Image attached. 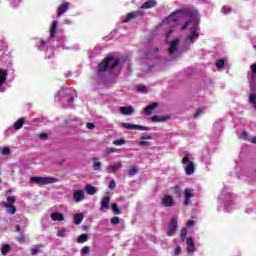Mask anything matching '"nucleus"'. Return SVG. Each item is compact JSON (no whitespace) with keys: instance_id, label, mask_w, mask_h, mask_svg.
I'll list each match as a JSON object with an SVG mask.
<instances>
[{"instance_id":"nucleus-1","label":"nucleus","mask_w":256,"mask_h":256,"mask_svg":"<svg viewBox=\"0 0 256 256\" xmlns=\"http://www.w3.org/2000/svg\"><path fill=\"white\" fill-rule=\"evenodd\" d=\"M186 19H190V21H186L182 25V31H185V29L192 24L190 33L187 34L183 42V47L187 51L191 49V45L199 39V22L201 21L199 11H197L193 6H187L170 14L165 21H167V23H181V21H185Z\"/></svg>"},{"instance_id":"nucleus-2","label":"nucleus","mask_w":256,"mask_h":256,"mask_svg":"<svg viewBox=\"0 0 256 256\" xmlns=\"http://www.w3.org/2000/svg\"><path fill=\"white\" fill-rule=\"evenodd\" d=\"M122 65L121 60L113 54L108 55L97 66L96 74L92 78V91H101L107 87V75H119Z\"/></svg>"},{"instance_id":"nucleus-3","label":"nucleus","mask_w":256,"mask_h":256,"mask_svg":"<svg viewBox=\"0 0 256 256\" xmlns=\"http://www.w3.org/2000/svg\"><path fill=\"white\" fill-rule=\"evenodd\" d=\"M59 25V21L54 20L50 27V39L49 43L53 47V49H69L65 43H67V39L63 33L59 32L57 28Z\"/></svg>"},{"instance_id":"nucleus-4","label":"nucleus","mask_w":256,"mask_h":256,"mask_svg":"<svg viewBox=\"0 0 256 256\" xmlns=\"http://www.w3.org/2000/svg\"><path fill=\"white\" fill-rule=\"evenodd\" d=\"M77 97V91L73 88H61L55 95V102L62 107H71Z\"/></svg>"},{"instance_id":"nucleus-5","label":"nucleus","mask_w":256,"mask_h":256,"mask_svg":"<svg viewBox=\"0 0 256 256\" xmlns=\"http://www.w3.org/2000/svg\"><path fill=\"white\" fill-rule=\"evenodd\" d=\"M235 195L229 192V188L224 186L221 195L218 198V211L225 213L231 212L233 205H235Z\"/></svg>"},{"instance_id":"nucleus-6","label":"nucleus","mask_w":256,"mask_h":256,"mask_svg":"<svg viewBox=\"0 0 256 256\" xmlns=\"http://www.w3.org/2000/svg\"><path fill=\"white\" fill-rule=\"evenodd\" d=\"M172 34H173V30H169L166 34V41L170 45L168 49V53L172 57H176V55H179V39H174L169 42V37H171Z\"/></svg>"},{"instance_id":"nucleus-7","label":"nucleus","mask_w":256,"mask_h":256,"mask_svg":"<svg viewBox=\"0 0 256 256\" xmlns=\"http://www.w3.org/2000/svg\"><path fill=\"white\" fill-rule=\"evenodd\" d=\"M182 165L186 175H193V173H195V164L191 161V155L186 154L182 158Z\"/></svg>"},{"instance_id":"nucleus-8","label":"nucleus","mask_w":256,"mask_h":256,"mask_svg":"<svg viewBox=\"0 0 256 256\" xmlns=\"http://www.w3.org/2000/svg\"><path fill=\"white\" fill-rule=\"evenodd\" d=\"M59 181V178L55 177H39V176H34L33 177V183L35 185H51L53 183H57Z\"/></svg>"},{"instance_id":"nucleus-9","label":"nucleus","mask_w":256,"mask_h":256,"mask_svg":"<svg viewBox=\"0 0 256 256\" xmlns=\"http://www.w3.org/2000/svg\"><path fill=\"white\" fill-rule=\"evenodd\" d=\"M178 227H179V224L177 223V219L172 218L170 220V222L168 223V228H167V231H166V235L168 237H173V235H175Z\"/></svg>"},{"instance_id":"nucleus-10","label":"nucleus","mask_w":256,"mask_h":256,"mask_svg":"<svg viewBox=\"0 0 256 256\" xmlns=\"http://www.w3.org/2000/svg\"><path fill=\"white\" fill-rule=\"evenodd\" d=\"M193 189L191 188H185L184 190V201H183V206L184 207H189L191 205V198L194 197Z\"/></svg>"},{"instance_id":"nucleus-11","label":"nucleus","mask_w":256,"mask_h":256,"mask_svg":"<svg viewBox=\"0 0 256 256\" xmlns=\"http://www.w3.org/2000/svg\"><path fill=\"white\" fill-rule=\"evenodd\" d=\"M122 127L124 129H129V130L137 129L138 131H150L151 130V128H149L147 126L131 124V123H123Z\"/></svg>"},{"instance_id":"nucleus-12","label":"nucleus","mask_w":256,"mask_h":256,"mask_svg":"<svg viewBox=\"0 0 256 256\" xmlns=\"http://www.w3.org/2000/svg\"><path fill=\"white\" fill-rule=\"evenodd\" d=\"M221 131H223V122H215L213 125L214 139H219V137H221Z\"/></svg>"},{"instance_id":"nucleus-13","label":"nucleus","mask_w":256,"mask_h":256,"mask_svg":"<svg viewBox=\"0 0 256 256\" xmlns=\"http://www.w3.org/2000/svg\"><path fill=\"white\" fill-rule=\"evenodd\" d=\"M161 203L163 207H175V199L171 195H165Z\"/></svg>"},{"instance_id":"nucleus-14","label":"nucleus","mask_w":256,"mask_h":256,"mask_svg":"<svg viewBox=\"0 0 256 256\" xmlns=\"http://www.w3.org/2000/svg\"><path fill=\"white\" fill-rule=\"evenodd\" d=\"M85 199V191L84 190H76L73 193V201L74 203H81Z\"/></svg>"},{"instance_id":"nucleus-15","label":"nucleus","mask_w":256,"mask_h":256,"mask_svg":"<svg viewBox=\"0 0 256 256\" xmlns=\"http://www.w3.org/2000/svg\"><path fill=\"white\" fill-rule=\"evenodd\" d=\"M69 7H71L70 2H64L58 7L57 16L61 17L64 13H67L69 11Z\"/></svg>"},{"instance_id":"nucleus-16","label":"nucleus","mask_w":256,"mask_h":256,"mask_svg":"<svg viewBox=\"0 0 256 256\" xmlns=\"http://www.w3.org/2000/svg\"><path fill=\"white\" fill-rule=\"evenodd\" d=\"M140 15H143V12L141 10L130 12L126 15L125 19H123V23L131 21V19H137V17H140Z\"/></svg>"},{"instance_id":"nucleus-17","label":"nucleus","mask_w":256,"mask_h":256,"mask_svg":"<svg viewBox=\"0 0 256 256\" xmlns=\"http://www.w3.org/2000/svg\"><path fill=\"white\" fill-rule=\"evenodd\" d=\"M121 167H123L121 162H115L107 166V171L108 173H117Z\"/></svg>"},{"instance_id":"nucleus-18","label":"nucleus","mask_w":256,"mask_h":256,"mask_svg":"<svg viewBox=\"0 0 256 256\" xmlns=\"http://www.w3.org/2000/svg\"><path fill=\"white\" fill-rule=\"evenodd\" d=\"M159 107V104L157 102H153L152 104L148 105L144 108V112L146 115H151L155 109Z\"/></svg>"},{"instance_id":"nucleus-19","label":"nucleus","mask_w":256,"mask_h":256,"mask_svg":"<svg viewBox=\"0 0 256 256\" xmlns=\"http://www.w3.org/2000/svg\"><path fill=\"white\" fill-rule=\"evenodd\" d=\"M2 207H4V209H6V211L10 215H15V213H17V208L13 205H9L8 203L2 202Z\"/></svg>"},{"instance_id":"nucleus-20","label":"nucleus","mask_w":256,"mask_h":256,"mask_svg":"<svg viewBox=\"0 0 256 256\" xmlns=\"http://www.w3.org/2000/svg\"><path fill=\"white\" fill-rule=\"evenodd\" d=\"M153 7H157V1L148 0L142 4L141 9H153Z\"/></svg>"},{"instance_id":"nucleus-21","label":"nucleus","mask_w":256,"mask_h":256,"mask_svg":"<svg viewBox=\"0 0 256 256\" xmlns=\"http://www.w3.org/2000/svg\"><path fill=\"white\" fill-rule=\"evenodd\" d=\"M169 119V116H159V115H154L151 117L152 123H163Z\"/></svg>"},{"instance_id":"nucleus-22","label":"nucleus","mask_w":256,"mask_h":256,"mask_svg":"<svg viewBox=\"0 0 256 256\" xmlns=\"http://www.w3.org/2000/svg\"><path fill=\"white\" fill-rule=\"evenodd\" d=\"M111 202V199L109 197L102 198L100 211H105V209H109V203Z\"/></svg>"},{"instance_id":"nucleus-23","label":"nucleus","mask_w":256,"mask_h":256,"mask_svg":"<svg viewBox=\"0 0 256 256\" xmlns=\"http://www.w3.org/2000/svg\"><path fill=\"white\" fill-rule=\"evenodd\" d=\"M120 113H122V115H131L132 113H135V109H133V106L121 107Z\"/></svg>"},{"instance_id":"nucleus-24","label":"nucleus","mask_w":256,"mask_h":256,"mask_svg":"<svg viewBox=\"0 0 256 256\" xmlns=\"http://www.w3.org/2000/svg\"><path fill=\"white\" fill-rule=\"evenodd\" d=\"M38 42H36V48L38 51H45L47 49V42L43 39H37Z\"/></svg>"},{"instance_id":"nucleus-25","label":"nucleus","mask_w":256,"mask_h":256,"mask_svg":"<svg viewBox=\"0 0 256 256\" xmlns=\"http://www.w3.org/2000/svg\"><path fill=\"white\" fill-rule=\"evenodd\" d=\"M50 217L53 221H65V216L63 213L54 212L50 215Z\"/></svg>"},{"instance_id":"nucleus-26","label":"nucleus","mask_w":256,"mask_h":256,"mask_svg":"<svg viewBox=\"0 0 256 256\" xmlns=\"http://www.w3.org/2000/svg\"><path fill=\"white\" fill-rule=\"evenodd\" d=\"M186 245L188 247V253H193L195 251V242H193V238H187Z\"/></svg>"},{"instance_id":"nucleus-27","label":"nucleus","mask_w":256,"mask_h":256,"mask_svg":"<svg viewBox=\"0 0 256 256\" xmlns=\"http://www.w3.org/2000/svg\"><path fill=\"white\" fill-rule=\"evenodd\" d=\"M7 75V70L0 69V87L5 83V81H7Z\"/></svg>"},{"instance_id":"nucleus-28","label":"nucleus","mask_w":256,"mask_h":256,"mask_svg":"<svg viewBox=\"0 0 256 256\" xmlns=\"http://www.w3.org/2000/svg\"><path fill=\"white\" fill-rule=\"evenodd\" d=\"M85 191H86L87 195H95V193H97V189H95V186H93L91 184L86 185Z\"/></svg>"},{"instance_id":"nucleus-29","label":"nucleus","mask_w":256,"mask_h":256,"mask_svg":"<svg viewBox=\"0 0 256 256\" xmlns=\"http://www.w3.org/2000/svg\"><path fill=\"white\" fill-rule=\"evenodd\" d=\"M24 124H25V119L20 118L14 123L13 129H16V130L22 129Z\"/></svg>"},{"instance_id":"nucleus-30","label":"nucleus","mask_w":256,"mask_h":256,"mask_svg":"<svg viewBox=\"0 0 256 256\" xmlns=\"http://www.w3.org/2000/svg\"><path fill=\"white\" fill-rule=\"evenodd\" d=\"M83 213H78L74 216V225H81L83 223Z\"/></svg>"},{"instance_id":"nucleus-31","label":"nucleus","mask_w":256,"mask_h":256,"mask_svg":"<svg viewBox=\"0 0 256 256\" xmlns=\"http://www.w3.org/2000/svg\"><path fill=\"white\" fill-rule=\"evenodd\" d=\"M89 239V235L86 233L81 234L77 238V243H86V241Z\"/></svg>"},{"instance_id":"nucleus-32","label":"nucleus","mask_w":256,"mask_h":256,"mask_svg":"<svg viewBox=\"0 0 256 256\" xmlns=\"http://www.w3.org/2000/svg\"><path fill=\"white\" fill-rule=\"evenodd\" d=\"M47 122H48V120L45 117H38V118H34V120H33L34 125H41V123L45 124Z\"/></svg>"},{"instance_id":"nucleus-33","label":"nucleus","mask_w":256,"mask_h":256,"mask_svg":"<svg viewBox=\"0 0 256 256\" xmlns=\"http://www.w3.org/2000/svg\"><path fill=\"white\" fill-rule=\"evenodd\" d=\"M53 57H55V52L53 51V48H47L45 59H53Z\"/></svg>"},{"instance_id":"nucleus-34","label":"nucleus","mask_w":256,"mask_h":256,"mask_svg":"<svg viewBox=\"0 0 256 256\" xmlns=\"http://www.w3.org/2000/svg\"><path fill=\"white\" fill-rule=\"evenodd\" d=\"M44 247L45 246L43 244L34 245V247H33V255H37V253H41V251H43Z\"/></svg>"},{"instance_id":"nucleus-35","label":"nucleus","mask_w":256,"mask_h":256,"mask_svg":"<svg viewBox=\"0 0 256 256\" xmlns=\"http://www.w3.org/2000/svg\"><path fill=\"white\" fill-rule=\"evenodd\" d=\"M138 171H139V169L137 168V166H131L128 170L129 177H133V176L137 175Z\"/></svg>"},{"instance_id":"nucleus-36","label":"nucleus","mask_w":256,"mask_h":256,"mask_svg":"<svg viewBox=\"0 0 256 256\" xmlns=\"http://www.w3.org/2000/svg\"><path fill=\"white\" fill-rule=\"evenodd\" d=\"M111 209H112L114 215H121V210L119 209V206H117V203H112Z\"/></svg>"},{"instance_id":"nucleus-37","label":"nucleus","mask_w":256,"mask_h":256,"mask_svg":"<svg viewBox=\"0 0 256 256\" xmlns=\"http://www.w3.org/2000/svg\"><path fill=\"white\" fill-rule=\"evenodd\" d=\"M11 251V246L9 244H5L1 248L2 255H7Z\"/></svg>"},{"instance_id":"nucleus-38","label":"nucleus","mask_w":256,"mask_h":256,"mask_svg":"<svg viewBox=\"0 0 256 256\" xmlns=\"http://www.w3.org/2000/svg\"><path fill=\"white\" fill-rule=\"evenodd\" d=\"M216 67L217 69H223V67H225V60L224 59L217 60Z\"/></svg>"},{"instance_id":"nucleus-39","label":"nucleus","mask_w":256,"mask_h":256,"mask_svg":"<svg viewBox=\"0 0 256 256\" xmlns=\"http://www.w3.org/2000/svg\"><path fill=\"white\" fill-rule=\"evenodd\" d=\"M111 153H119V149H117V148H107L105 150V155H111Z\"/></svg>"},{"instance_id":"nucleus-40","label":"nucleus","mask_w":256,"mask_h":256,"mask_svg":"<svg viewBox=\"0 0 256 256\" xmlns=\"http://www.w3.org/2000/svg\"><path fill=\"white\" fill-rule=\"evenodd\" d=\"M204 111L203 108H199L193 115L194 119H199V117H201V115H203Z\"/></svg>"},{"instance_id":"nucleus-41","label":"nucleus","mask_w":256,"mask_h":256,"mask_svg":"<svg viewBox=\"0 0 256 256\" xmlns=\"http://www.w3.org/2000/svg\"><path fill=\"white\" fill-rule=\"evenodd\" d=\"M125 143H127V141L125 139H117L113 141V145H125Z\"/></svg>"},{"instance_id":"nucleus-42","label":"nucleus","mask_w":256,"mask_h":256,"mask_svg":"<svg viewBox=\"0 0 256 256\" xmlns=\"http://www.w3.org/2000/svg\"><path fill=\"white\" fill-rule=\"evenodd\" d=\"M16 201V198L15 196H9L7 199H6V202L4 203H7L8 205H13Z\"/></svg>"},{"instance_id":"nucleus-43","label":"nucleus","mask_w":256,"mask_h":256,"mask_svg":"<svg viewBox=\"0 0 256 256\" xmlns=\"http://www.w3.org/2000/svg\"><path fill=\"white\" fill-rule=\"evenodd\" d=\"M101 162H98V161H94V164H93V169L94 171H101Z\"/></svg>"},{"instance_id":"nucleus-44","label":"nucleus","mask_w":256,"mask_h":256,"mask_svg":"<svg viewBox=\"0 0 256 256\" xmlns=\"http://www.w3.org/2000/svg\"><path fill=\"white\" fill-rule=\"evenodd\" d=\"M174 192H175V195H177V197H181L182 195V191H181V186H174Z\"/></svg>"},{"instance_id":"nucleus-45","label":"nucleus","mask_w":256,"mask_h":256,"mask_svg":"<svg viewBox=\"0 0 256 256\" xmlns=\"http://www.w3.org/2000/svg\"><path fill=\"white\" fill-rule=\"evenodd\" d=\"M138 93H147V86L141 85L137 87Z\"/></svg>"},{"instance_id":"nucleus-46","label":"nucleus","mask_w":256,"mask_h":256,"mask_svg":"<svg viewBox=\"0 0 256 256\" xmlns=\"http://www.w3.org/2000/svg\"><path fill=\"white\" fill-rule=\"evenodd\" d=\"M181 239H185L187 237V228H182L180 232Z\"/></svg>"},{"instance_id":"nucleus-47","label":"nucleus","mask_w":256,"mask_h":256,"mask_svg":"<svg viewBox=\"0 0 256 256\" xmlns=\"http://www.w3.org/2000/svg\"><path fill=\"white\" fill-rule=\"evenodd\" d=\"M11 153V148L10 147H4L2 149V155H9Z\"/></svg>"},{"instance_id":"nucleus-48","label":"nucleus","mask_w":256,"mask_h":256,"mask_svg":"<svg viewBox=\"0 0 256 256\" xmlns=\"http://www.w3.org/2000/svg\"><path fill=\"white\" fill-rule=\"evenodd\" d=\"M119 217L115 216L110 220L111 225H117L119 223Z\"/></svg>"},{"instance_id":"nucleus-49","label":"nucleus","mask_w":256,"mask_h":256,"mask_svg":"<svg viewBox=\"0 0 256 256\" xmlns=\"http://www.w3.org/2000/svg\"><path fill=\"white\" fill-rule=\"evenodd\" d=\"M138 145H139L140 147H148L149 142H148V141H145V140H141V141L138 142Z\"/></svg>"},{"instance_id":"nucleus-50","label":"nucleus","mask_w":256,"mask_h":256,"mask_svg":"<svg viewBox=\"0 0 256 256\" xmlns=\"http://www.w3.org/2000/svg\"><path fill=\"white\" fill-rule=\"evenodd\" d=\"M26 239H27V238H26L25 235H23V234H20L19 237H18V241H19V243H21V244L25 243Z\"/></svg>"},{"instance_id":"nucleus-51","label":"nucleus","mask_w":256,"mask_h":256,"mask_svg":"<svg viewBox=\"0 0 256 256\" xmlns=\"http://www.w3.org/2000/svg\"><path fill=\"white\" fill-rule=\"evenodd\" d=\"M222 13H224V15H227L228 13H231V8L224 6L222 8Z\"/></svg>"},{"instance_id":"nucleus-52","label":"nucleus","mask_w":256,"mask_h":256,"mask_svg":"<svg viewBox=\"0 0 256 256\" xmlns=\"http://www.w3.org/2000/svg\"><path fill=\"white\" fill-rule=\"evenodd\" d=\"M149 139H153V136H151V135H143V136L140 137L141 141H147Z\"/></svg>"},{"instance_id":"nucleus-53","label":"nucleus","mask_w":256,"mask_h":256,"mask_svg":"<svg viewBox=\"0 0 256 256\" xmlns=\"http://www.w3.org/2000/svg\"><path fill=\"white\" fill-rule=\"evenodd\" d=\"M65 233H67V229L63 228L62 230L58 231V237H65Z\"/></svg>"},{"instance_id":"nucleus-54","label":"nucleus","mask_w":256,"mask_h":256,"mask_svg":"<svg viewBox=\"0 0 256 256\" xmlns=\"http://www.w3.org/2000/svg\"><path fill=\"white\" fill-rule=\"evenodd\" d=\"M89 253V247L85 246L81 249V254L82 255H87Z\"/></svg>"},{"instance_id":"nucleus-55","label":"nucleus","mask_w":256,"mask_h":256,"mask_svg":"<svg viewBox=\"0 0 256 256\" xmlns=\"http://www.w3.org/2000/svg\"><path fill=\"white\" fill-rule=\"evenodd\" d=\"M181 254V247H176L175 249H174V255H176V256H178V255H180Z\"/></svg>"},{"instance_id":"nucleus-56","label":"nucleus","mask_w":256,"mask_h":256,"mask_svg":"<svg viewBox=\"0 0 256 256\" xmlns=\"http://www.w3.org/2000/svg\"><path fill=\"white\" fill-rule=\"evenodd\" d=\"M115 187H116L115 180H111L110 183H109V188L110 189H115Z\"/></svg>"},{"instance_id":"nucleus-57","label":"nucleus","mask_w":256,"mask_h":256,"mask_svg":"<svg viewBox=\"0 0 256 256\" xmlns=\"http://www.w3.org/2000/svg\"><path fill=\"white\" fill-rule=\"evenodd\" d=\"M86 127H87V129L93 130V129H95V124L87 123Z\"/></svg>"},{"instance_id":"nucleus-58","label":"nucleus","mask_w":256,"mask_h":256,"mask_svg":"<svg viewBox=\"0 0 256 256\" xmlns=\"http://www.w3.org/2000/svg\"><path fill=\"white\" fill-rule=\"evenodd\" d=\"M186 225H187V227H193V225H195V221L194 220H188Z\"/></svg>"},{"instance_id":"nucleus-59","label":"nucleus","mask_w":256,"mask_h":256,"mask_svg":"<svg viewBox=\"0 0 256 256\" xmlns=\"http://www.w3.org/2000/svg\"><path fill=\"white\" fill-rule=\"evenodd\" d=\"M47 137H49V135L47 133H41L39 134V138L40 139H47Z\"/></svg>"},{"instance_id":"nucleus-60","label":"nucleus","mask_w":256,"mask_h":256,"mask_svg":"<svg viewBox=\"0 0 256 256\" xmlns=\"http://www.w3.org/2000/svg\"><path fill=\"white\" fill-rule=\"evenodd\" d=\"M65 25H73V20L71 19H65L64 20Z\"/></svg>"},{"instance_id":"nucleus-61","label":"nucleus","mask_w":256,"mask_h":256,"mask_svg":"<svg viewBox=\"0 0 256 256\" xmlns=\"http://www.w3.org/2000/svg\"><path fill=\"white\" fill-rule=\"evenodd\" d=\"M245 211H246V213H248V215H249V214L253 213V208L247 207Z\"/></svg>"},{"instance_id":"nucleus-62","label":"nucleus","mask_w":256,"mask_h":256,"mask_svg":"<svg viewBox=\"0 0 256 256\" xmlns=\"http://www.w3.org/2000/svg\"><path fill=\"white\" fill-rule=\"evenodd\" d=\"M247 136H248L247 132H243V133H242L243 139H247Z\"/></svg>"},{"instance_id":"nucleus-63","label":"nucleus","mask_w":256,"mask_h":256,"mask_svg":"<svg viewBox=\"0 0 256 256\" xmlns=\"http://www.w3.org/2000/svg\"><path fill=\"white\" fill-rule=\"evenodd\" d=\"M71 75H72L71 70L67 71V73H66V77H71Z\"/></svg>"},{"instance_id":"nucleus-64","label":"nucleus","mask_w":256,"mask_h":256,"mask_svg":"<svg viewBox=\"0 0 256 256\" xmlns=\"http://www.w3.org/2000/svg\"><path fill=\"white\" fill-rule=\"evenodd\" d=\"M252 143L256 144V136L251 139Z\"/></svg>"}]
</instances>
